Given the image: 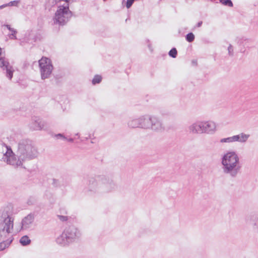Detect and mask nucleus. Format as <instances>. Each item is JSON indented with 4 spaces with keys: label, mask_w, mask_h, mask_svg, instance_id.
I'll return each instance as SVG.
<instances>
[{
    "label": "nucleus",
    "mask_w": 258,
    "mask_h": 258,
    "mask_svg": "<svg viewBox=\"0 0 258 258\" xmlns=\"http://www.w3.org/2000/svg\"><path fill=\"white\" fill-rule=\"evenodd\" d=\"M135 0H126L125 6L127 9L130 8L134 3Z\"/></svg>",
    "instance_id": "aec40b11"
},
{
    "label": "nucleus",
    "mask_w": 258,
    "mask_h": 258,
    "mask_svg": "<svg viewBox=\"0 0 258 258\" xmlns=\"http://www.w3.org/2000/svg\"><path fill=\"white\" fill-rule=\"evenodd\" d=\"M0 68L4 71L6 77L11 80L13 77L14 69L10 65L8 60L5 57H0Z\"/></svg>",
    "instance_id": "423d86ee"
},
{
    "label": "nucleus",
    "mask_w": 258,
    "mask_h": 258,
    "mask_svg": "<svg viewBox=\"0 0 258 258\" xmlns=\"http://www.w3.org/2000/svg\"><path fill=\"white\" fill-rule=\"evenodd\" d=\"M102 80V78L101 76L99 75H96L94 76V78L92 80V83L93 85H95L97 84H99Z\"/></svg>",
    "instance_id": "f8f14e48"
},
{
    "label": "nucleus",
    "mask_w": 258,
    "mask_h": 258,
    "mask_svg": "<svg viewBox=\"0 0 258 258\" xmlns=\"http://www.w3.org/2000/svg\"><path fill=\"white\" fill-rule=\"evenodd\" d=\"M6 27L10 31H12V30L13 29V28H11L10 25L9 24H4L2 25V27Z\"/></svg>",
    "instance_id": "4be33fe9"
},
{
    "label": "nucleus",
    "mask_w": 258,
    "mask_h": 258,
    "mask_svg": "<svg viewBox=\"0 0 258 258\" xmlns=\"http://www.w3.org/2000/svg\"><path fill=\"white\" fill-rule=\"evenodd\" d=\"M39 66L41 79L44 80L49 78L53 68L50 59L43 57L39 60Z\"/></svg>",
    "instance_id": "7ed1b4c3"
},
{
    "label": "nucleus",
    "mask_w": 258,
    "mask_h": 258,
    "mask_svg": "<svg viewBox=\"0 0 258 258\" xmlns=\"http://www.w3.org/2000/svg\"><path fill=\"white\" fill-rule=\"evenodd\" d=\"M191 63L193 65H195V66H197L198 63H197V60H196V59H193L191 61Z\"/></svg>",
    "instance_id": "bb28decb"
},
{
    "label": "nucleus",
    "mask_w": 258,
    "mask_h": 258,
    "mask_svg": "<svg viewBox=\"0 0 258 258\" xmlns=\"http://www.w3.org/2000/svg\"><path fill=\"white\" fill-rule=\"evenodd\" d=\"M170 57L175 58L177 55V50L175 47L172 48L168 52Z\"/></svg>",
    "instance_id": "2eb2a0df"
},
{
    "label": "nucleus",
    "mask_w": 258,
    "mask_h": 258,
    "mask_svg": "<svg viewBox=\"0 0 258 258\" xmlns=\"http://www.w3.org/2000/svg\"><path fill=\"white\" fill-rule=\"evenodd\" d=\"M128 126L133 128L161 129L162 128V122L158 117L148 114L129 121Z\"/></svg>",
    "instance_id": "f257e3e1"
},
{
    "label": "nucleus",
    "mask_w": 258,
    "mask_h": 258,
    "mask_svg": "<svg viewBox=\"0 0 258 258\" xmlns=\"http://www.w3.org/2000/svg\"><path fill=\"white\" fill-rule=\"evenodd\" d=\"M2 218L4 219V222L2 223L3 230H6L7 233H10L13 228V220L7 213L3 214Z\"/></svg>",
    "instance_id": "0eeeda50"
},
{
    "label": "nucleus",
    "mask_w": 258,
    "mask_h": 258,
    "mask_svg": "<svg viewBox=\"0 0 258 258\" xmlns=\"http://www.w3.org/2000/svg\"><path fill=\"white\" fill-rule=\"evenodd\" d=\"M247 40V39H245L244 38H239L238 39V41H237V44L240 46V45H243L244 46L245 44H244V42L246 41Z\"/></svg>",
    "instance_id": "412c9836"
},
{
    "label": "nucleus",
    "mask_w": 258,
    "mask_h": 258,
    "mask_svg": "<svg viewBox=\"0 0 258 258\" xmlns=\"http://www.w3.org/2000/svg\"><path fill=\"white\" fill-rule=\"evenodd\" d=\"M11 32H12L10 34H9L8 35V37H9V38L11 40H16L17 39V36H16V34H17L18 33V31L16 29H15L14 28H13L12 31H11Z\"/></svg>",
    "instance_id": "dca6fc26"
},
{
    "label": "nucleus",
    "mask_w": 258,
    "mask_h": 258,
    "mask_svg": "<svg viewBox=\"0 0 258 258\" xmlns=\"http://www.w3.org/2000/svg\"><path fill=\"white\" fill-rule=\"evenodd\" d=\"M9 7L8 3L0 6V10H2L6 7Z\"/></svg>",
    "instance_id": "b1692460"
},
{
    "label": "nucleus",
    "mask_w": 258,
    "mask_h": 258,
    "mask_svg": "<svg viewBox=\"0 0 258 258\" xmlns=\"http://www.w3.org/2000/svg\"><path fill=\"white\" fill-rule=\"evenodd\" d=\"M147 42L149 43L148 46L149 49L152 51L153 50V49L152 48L151 44L149 43V40H147Z\"/></svg>",
    "instance_id": "393cba45"
},
{
    "label": "nucleus",
    "mask_w": 258,
    "mask_h": 258,
    "mask_svg": "<svg viewBox=\"0 0 258 258\" xmlns=\"http://www.w3.org/2000/svg\"><path fill=\"white\" fill-rule=\"evenodd\" d=\"M203 24V22L202 21H199L196 25V27H200Z\"/></svg>",
    "instance_id": "a878e982"
},
{
    "label": "nucleus",
    "mask_w": 258,
    "mask_h": 258,
    "mask_svg": "<svg viewBox=\"0 0 258 258\" xmlns=\"http://www.w3.org/2000/svg\"><path fill=\"white\" fill-rule=\"evenodd\" d=\"M20 3V0H15L13 1H11L10 2L8 3V5L9 7H18V5Z\"/></svg>",
    "instance_id": "a211bd4d"
},
{
    "label": "nucleus",
    "mask_w": 258,
    "mask_h": 258,
    "mask_svg": "<svg viewBox=\"0 0 258 258\" xmlns=\"http://www.w3.org/2000/svg\"><path fill=\"white\" fill-rule=\"evenodd\" d=\"M238 161V158L235 153L229 152L224 156L222 164L228 171H230L236 166Z\"/></svg>",
    "instance_id": "20e7f679"
},
{
    "label": "nucleus",
    "mask_w": 258,
    "mask_h": 258,
    "mask_svg": "<svg viewBox=\"0 0 258 258\" xmlns=\"http://www.w3.org/2000/svg\"><path fill=\"white\" fill-rule=\"evenodd\" d=\"M220 127L212 120H197L189 126V129H216Z\"/></svg>",
    "instance_id": "39448f33"
},
{
    "label": "nucleus",
    "mask_w": 258,
    "mask_h": 258,
    "mask_svg": "<svg viewBox=\"0 0 258 258\" xmlns=\"http://www.w3.org/2000/svg\"><path fill=\"white\" fill-rule=\"evenodd\" d=\"M59 218L60 220H61L62 221H66V220H67V217H65V216H59Z\"/></svg>",
    "instance_id": "5701e85b"
},
{
    "label": "nucleus",
    "mask_w": 258,
    "mask_h": 258,
    "mask_svg": "<svg viewBox=\"0 0 258 258\" xmlns=\"http://www.w3.org/2000/svg\"><path fill=\"white\" fill-rule=\"evenodd\" d=\"M73 13L69 9L68 3H64L60 5L55 13L54 23L60 26L67 24L70 19L72 17Z\"/></svg>",
    "instance_id": "f03ea898"
},
{
    "label": "nucleus",
    "mask_w": 258,
    "mask_h": 258,
    "mask_svg": "<svg viewBox=\"0 0 258 258\" xmlns=\"http://www.w3.org/2000/svg\"><path fill=\"white\" fill-rule=\"evenodd\" d=\"M245 51V49H242V48H241V49H240V52H241V53H244Z\"/></svg>",
    "instance_id": "cd10ccee"
},
{
    "label": "nucleus",
    "mask_w": 258,
    "mask_h": 258,
    "mask_svg": "<svg viewBox=\"0 0 258 258\" xmlns=\"http://www.w3.org/2000/svg\"><path fill=\"white\" fill-rule=\"evenodd\" d=\"M7 149V151L5 154V156L7 158V161L9 164H13L12 160L14 158V153L10 148H9L7 146L5 145Z\"/></svg>",
    "instance_id": "9d476101"
},
{
    "label": "nucleus",
    "mask_w": 258,
    "mask_h": 258,
    "mask_svg": "<svg viewBox=\"0 0 258 258\" xmlns=\"http://www.w3.org/2000/svg\"><path fill=\"white\" fill-rule=\"evenodd\" d=\"M20 242L22 245L24 246L29 244L31 242V240L27 236L25 235L21 237Z\"/></svg>",
    "instance_id": "9b49d317"
},
{
    "label": "nucleus",
    "mask_w": 258,
    "mask_h": 258,
    "mask_svg": "<svg viewBox=\"0 0 258 258\" xmlns=\"http://www.w3.org/2000/svg\"><path fill=\"white\" fill-rule=\"evenodd\" d=\"M2 48L0 47V57H1V55H2Z\"/></svg>",
    "instance_id": "c85d7f7f"
},
{
    "label": "nucleus",
    "mask_w": 258,
    "mask_h": 258,
    "mask_svg": "<svg viewBox=\"0 0 258 258\" xmlns=\"http://www.w3.org/2000/svg\"><path fill=\"white\" fill-rule=\"evenodd\" d=\"M228 55L229 56H233L234 53H233V46L231 44H229V46L228 47Z\"/></svg>",
    "instance_id": "6ab92c4d"
},
{
    "label": "nucleus",
    "mask_w": 258,
    "mask_h": 258,
    "mask_svg": "<svg viewBox=\"0 0 258 258\" xmlns=\"http://www.w3.org/2000/svg\"><path fill=\"white\" fill-rule=\"evenodd\" d=\"M32 124L31 129H35L36 127L38 129H43L45 126L46 122L39 117L34 116L32 117Z\"/></svg>",
    "instance_id": "6e6552de"
},
{
    "label": "nucleus",
    "mask_w": 258,
    "mask_h": 258,
    "mask_svg": "<svg viewBox=\"0 0 258 258\" xmlns=\"http://www.w3.org/2000/svg\"><path fill=\"white\" fill-rule=\"evenodd\" d=\"M219 2L221 4L224 6L229 7H233V4L231 0H219Z\"/></svg>",
    "instance_id": "ddd939ff"
},
{
    "label": "nucleus",
    "mask_w": 258,
    "mask_h": 258,
    "mask_svg": "<svg viewBox=\"0 0 258 258\" xmlns=\"http://www.w3.org/2000/svg\"><path fill=\"white\" fill-rule=\"evenodd\" d=\"M248 136L243 134H240L237 136H234L232 137L223 139L221 142H231L235 141L245 142L248 138Z\"/></svg>",
    "instance_id": "1a4fd4ad"
},
{
    "label": "nucleus",
    "mask_w": 258,
    "mask_h": 258,
    "mask_svg": "<svg viewBox=\"0 0 258 258\" xmlns=\"http://www.w3.org/2000/svg\"><path fill=\"white\" fill-rule=\"evenodd\" d=\"M195 39V36L192 32H189L185 35V40L189 43L192 42Z\"/></svg>",
    "instance_id": "4468645a"
},
{
    "label": "nucleus",
    "mask_w": 258,
    "mask_h": 258,
    "mask_svg": "<svg viewBox=\"0 0 258 258\" xmlns=\"http://www.w3.org/2000/svg\"><path fill=\"white\" fill-rule=\"evenodd\" d=\"M70 0H49V3L51 7H53L58 4V3L64 1L65 3H68Z\"/></svg>",
    "instance_id": "f3484780"
}]
</instances>
